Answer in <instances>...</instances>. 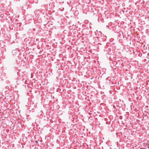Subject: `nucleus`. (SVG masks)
I'll list each match as a JSON object with an SVG mask.
<instances>
[{"label": "nucleus", "mask_w": 149, "mask_h": 149, "mask_svg": "<svg viewBox=\"0 0 149 149\" xmlns=\"http://www.w3.org/2000/svg\"><path fill=\"white\" fill-rule=\"evenodd\" d=\"M140 149H144V148H141Z\"/></svg>", "instance_id": "nucleus-1"}]
</instances>
